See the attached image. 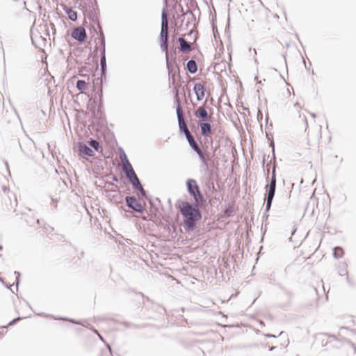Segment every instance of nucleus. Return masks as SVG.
Masks as SVG:
<instances>
[{
	"instance_id": "4",
	"label": "nucleus",
	"mask_w": 356,
	"mask_h": 356,
	"mask_svg": "<svg viewBox=\"0 0 356 356\" xmlns=\"http://www.w3.org/2000/svg\"><path fill=\"white\" fill-rule=\"evenodd\" d=\"M122 162L125 178H138L124 151H122Z\"/></svg>"
},
{
	"instance_id": "24",
	"label": "nucleus",
	"mask_w": 356,
	"mask_h": 356,
	"mask_svg": "<svg viewBox=\"0 0 356 356\" xmlns=\"http://www.w3.org/2000/svg\"><path fill=\"white\" fill-rule=\"evenodd\" d=\"M91 8L95 14H96V10H98V6L96 0H94V2L91 3Z\"/></svg>"
},
{
	"instance_id": "18",
	"label": "nucleus",
	"mask_w": 356,
	"mask_h": 356,
	"mask_svg": "<svg viewBox=\"0 0 356 356\" xmlns=\"http://www.w3.org/2000/svg\"><path fill=\"white\" fill-rule=\"evenodd\" d=\"M63 10L67 15L69 19H70L72 22H76L77 20V13L76 11H74L73 10L67 6H65L63 8Z\"/></svg>"
},
{
	"instance_id": "10",
	"label": "nucleus",
	"mask_w": 356,
	"mask_h": 356,
	"mask_svg": "<svg viewBox=\"0 0 356 356\" xmlns=\"http://www.w3.org/2000/svg\"><path fill=\"white\" fill-rule=\"evenodd\" d=\"M212 120H199L197 122V125L200 127L201 130V134L203 136H207L212 132V125H211Z\"/></svg>"
},
{
	"instance_id": "16",
	"label": "nucleus",
	"mask_w": 356,
	"mask_h": 356,
	"mask_svg": "<svg viewBox=\"0 0 356 356\" xmlns=\"http://www.w3.org/2000/svg\"><path fill=\"white\" fill-rule=\"evenodd\" d=\"M197 64L196 61L193 59L189 60L186 63V70L191 74H195L197 71Z\"/></svg>"
},
{
	"instance_id": "41",
	"label": "nucleus",
	"mask_w": 356,
	"mask_h": 356,
	"mask_svg": "<svg viewBox=\"0 0 356 356\" xmlns=\"http://www.w3.org/2000/svg\"><path fill=\"white\" fill-rule=\"evenodd\" d=\"M254 62H255L256 63H257V58H255V59H254Z\"/></svg>"
},
{
	"instance_id": "22",
	"label": "nucleus",
	"mask_w": 356,
	"mask_h": 356,
	"mask_svg": "<svg viewBox=\"0 0 356 356\" xmlns=\"http://www.w3.org/2000/svg\"><path fill=\"white\" fill-rule=\"evenodd\" d=\"M334 256L336 258H340L343 254V250L340 247H337L334 249Z\"/></svg>"
},
{
	"instance_id": "3",
	"label": "nucleus",
	"mask_w": 356,
	"mask_h": 356,
	"mask_svg": "<svg viewBox=\"0 0 356 356\" xmlns=\"http://www.w3.org/2000/svg\"><path fill=\"white\" fill-rule=\"evenodd\" d=\"M179 208L182 215L185 217L187 224L189 227H193L194 222L198 220L201 218L200 213L197 206L193 207L188 202H181Z\"/></svg>"
},
{
	"instance_id": "27",
	"label": "nucleus",
	"mask_w": 356,
	"mask_h": 356,
	"mask_svg": "<svg viewBox=\"0 0 356 356\" xmlns=\"http://www.w3.org/2000/svg\"><path fill=\"white\" fill-rule=\"evenodd\" d=\"M270 178H272V179L275 178V165H273V167L272 175H271Z\"/></svg>"
},
{
	"instance_id": "36",
	"label": "nucleus",
	"mask_w": 356,
	"mask_h": 356,
	"mask_svg": "<svg viewBox=\"0 0 356 356\" xmlns=\"http://www.w3.org/2000/svg\"><path fill=\"white\" fill-rule=\"evenodd\" d=\"M295 106H299V104L297 102L294 104Z\"/></svg>"
},
{
	"instance_id": "25",
	"label": "nucleus",
	"mask_w": 356,
	"mask_h": 356,
	"mask_svg": "<svg viewBox=\"0 0 356 356\" xmlns=\"http://www.w3.org/2000/svg\"><path fill=\"white\" fill-rule=\"evenodd\" d=\"M98 95L99 97V100H100V103L102 102V96H103V92H102V88H101L99 91H98Z\"/></svg>"
},
{
	"instance_id": "19",
	"label": "nucleus",
	"mask_w": 356,
	"mask_h": 356,
	"mask_svg": "<svg viewBox=\"0 0 356 356\" xmlns=\"http://www.w3.org/2000/svg\"><path fill=\"white\" fill-rule=\"evenodd\" d=\"M88 146L97 152H99V150L102 149V147L100 146L99 143L93 138L90 139Z\"/></svg>"
},
{
	"instance_id": "39",
	"label": "nucleus",
	"mask_w": 356,
	"mask_h": 356,
	"mask_svg": "<svg viewBox=\"0 0 356 356\" xmlns=\"http://www.w3.org/2000/svg\"><path fill=\"white\" fill-rule=\"evenodd\" d=\"M188 12L191 15H193V13H192V12H191V10H188Z\"/></svg>"
},
{
	"instance_id": "14",
	"label": "nucleus",
	"mask_w": 356,
	"mask_h": 356,
	"mask_svg": "<svg viewBox=\"0 0 356 356\" xmlns=\"http://www.w3.org/2000/svg\"><path fill=\"white\" fill-rule=\"evenodd\" d=\"M171 58H172V57H165L166 67H167L168 72L170 83H172V85H175V81H176V79H175L176 72L174 71L173 65L170 60Z\"/></svg>"
},
{
	"instance_id": "34",
	"label": "nucleus",
	"mask_w": 356,
	"mask_h": 356,
	"mask_svg": "<svg viewBox=\"0 0 356 356\" xmlns=\"http://www.w3.org/2000/svg\"><path fill=\"white\" fill-rule=\"evenodd\" d=\"M311 116L314 118H316V114L312 113H311Z\"/></svg>"
},
{
	"instance_id": "32",
	"label": "nucleus",
	"mask_w": 356,
	"mask_h": 356,
	"mask_svg": "<svg viewBox=\"0 0 356 356\" xmlns=\"http://www.w3.org/2000/svg\"><path fill=\"white\" fill-rule=\"evenodd\" d=\"M50 169H51V170L54 171L55 173H57V170L54 168L50 167Z\"/></svg>"
},
{
	"instance_id": "1",
	"label": "nucleus",
	"mask_w": 356,
	"mask_h": 356,
	"mask_svg": "<svg viewBox=\"0 0 356 356\" xmlns=\"http://www.w3.org/2000/svg\"><path fill=\"white\" fill-rule=\"evenodd\" d=\"M168 20L167 18L165 8H163L161 13V28L160 32L161 49L165 52V57L174 56V53L168 51Z\"/></svg>"
},
{
	"instance_id": "29",
	"label": "nucleus",
	"mask_w": 356,
	"mask_h": 356,
	"mask_svg": "<svg viewBox=\"0 0 356 356\" xmlns=\"http://www.w3.org/2000/svg\"><path fill=\"white\" fill-rule=\"evenodd\" d=\"M5 165H6V168H7V170H8V175H9V176H10V172L9 171V169H8V163H7V162H6V163H5Z\"/></svg>"
},
{
	"instance_id": "33",
	"label": "nucleus",
	"mask_w": 356,
	"mask_h": 356,
	"mask_svg": "<svg viewBox=\"0 0 356 356\" xmlns=\"http://www.w3.org/2000/svg\"><path fill=\"white\" fill-rule=\"evenodd\" d=\"M212 28H213V34L215 35V30L216 29V27L214 25H213Z\"/></svg>"
},
{
	"instance_id": "28",
	"label": "nucleus",
	"mask_w": 356,
	"mask_h": 356,
	"mask_svg": "<svg viewBox=\"0 0 356 356\" xmlns=\"http://www.w3.org/2000/svg\"><path fill=\"white\" fill-rule=\"evenodd\" d=\"M23 5H24V8H23V9H24V10H27V11H29V10L26 8V1H23Z\"/></svg>"
},
{
	"instance_id": "20",
	"label": "nucleus",
	"mask_w": 356,
	"mask_h": 356,
	"mask_svg": "<svg viewBox=\"0 0 356 356\" xmlns=\"http://www.w3.org/2000/svg\"><path fill=\"white\" fill-rule=\"evenodd\" d=\"M187 141L189 143V145L190 147L196 152V153H198V151H199V149H200V147L199 145H197V143H196V141L195 140V138H193V136H191L189 138H188L187 139Z\"/></svg>"
},
{
	"instance_id": "6",
	"label": "nucleus",
	"mask_w": 356,
	"mask_h": 356,
	"mask_svg": "<svg viewBox=\"0 0 356 356\" xmlns=\"http://www.w3.org/2000/svg\"><path fill=\"white\" fill-rule=\"evenodd\" d=\"M188 188L191 194H192L197 203L202 201V196L199 190L198 186L195 179H189L188 183Z\"/></svg>"
},
{
	"instance_id": "2",
	"label": "nucleus",
	"mask_w": 356,
	"mask_h": 356,
	"mask_svg": "<svg viewBox=\"0 0 356 356\" xmlns=\"http://www.w3.org/2000/svg\"><path fill=\"white\" fill-rule=\"evenodd\" d=\"M89 19L93 22H97V27L99 29V40L101 47V55H100V66H101V76H106V42L104 35L102 31V28L99 23V19L93 16L90 15Z\"/></svg>"
},
{
	"instance_id": "11",
	"label": "nucleus",
	"mask_w": 356,
	"mask_h": 356,
	"mask_svg": "<svg viewBox=\"0 0 356 356\" xmlns=\"http://www.w3.org/2000/svg\"><path fill=\"white\" fill-rule=\"evenodd\" d=\"M79 154L83 158L92 157L95 155L93 150L86 144L80 143L78 146Z\"/></svg>"
},
{
	"instance_id": "17",
	"label": "nucleus",
	"mask_w": 356,
	"mask_h": 356,
	"mask_svg": "<svg viewBox=\"0 0 356 356\" xmlns=\"http://www.w3.org/2000/svg\"><path fill=\"white\" fill-rule=\"evenodd\" d=\"M197 154L199 156V158L202 161L204 165H205L208 168V161L210 159L209 154L206 152H202L200 149H199L198 153Z\"/></svg>"
},
{
	"instance_id": "8",
	"label": "nucleus",
	"mask_w": 356,
	"mask_h": 356,
	"mask_svg": "<svg viewBox=\"0 0 356 356\" xmlns=\"http://www.w3.org/2000/svg\"><path fill=\"white\" fill-rule=\"evenodd\" d=\"M276 186V179H271L270 184L266 186L268 195L266 200V210L270 208L272 200L273 199Z\"/></svg>"
},
{
	"instance_id": "7",
	"label": "nucleus",
	"mask_w": 356,
	"mask_h": 356,
	"mask_svg": "<svg viewBox=\"0 0 356 356\" xmlns=\"http://www.w3.org/2000/svg\"><path fill=\"white\" fill-rule=\"evenodd\" d=\"M71 36L80 43H83L87 39L86 29L82 26L75 28L72 31Z\"/></svg>"
},
{
	"instance_id": "40",
	"label": "nucleus",
	"mask_w": 356,
	"mask_h": 356,
	"mask_svg": "<svg viewBox=\"0 0 356 356\" xmlns=\"http://www.w3.org/2000/svg\"><path fill=\"white\" fill-rule=\"evenodd\" d=\"M31 40H32V42H33V44H34L33 38H31Z\"/></svg>"
},
{
	"instance_id": "30",
	"label": "nucleus",
	"mask_w": 356,
	"mask_h": 356,
	"mask_svg": "<svg viewBox=\"0 0 356 356\" xmlns=\"http://www.w3.org/2000/svg\"><path fill=\"white\" fill-rule=\"evenodd\" d=\"M257 118H262V113H261V112L260 111H259Z\"/></svg>"
},
{
	"instance_id": "42",
	"label": "nucleus",
	"mask_w": 356,
	"mask_h": 356,
	"mask_svg": "<svg viewBox=\"0 0 356 356\" xmlns=\"http://www.w3.org/2000/svg\"><path fill=\"white\" fill-rule=\"evenodd\" d=\"M16 320H14L12 323H10V325H12V323L15 321Z\"/></svg>"
},
{
	"instance_id": "26",
	"label": "nucleus",
	"mask_w": 356,
	"mask_h": 356,
	"mask_svg": "<svg viewBox=\"0 0 356 356\" xmlns=\"http://www.w3.org/2000/svg\"><path fill=\"white\" fill-rule=\"evenodd\" d=\"M183 134L185 135L186 136V138L187 139L188 138L192 136V134L190 132L189 129L187 130L186 132H183Z\"/></svg>"
},
{
	"instance_id": "23",
	"label": "nucleus",
	"mask_w": 356,
	"mask_h": 356,
	"mask_svg": "<svg viewBox=\"0 0 356 356\" xmlns=\"http://www.w3.org/2000/svg\"><path fill=\"white\" fill-rule=\"evenodd\" d=\"M133 181V184L134 186H136V187H138L140 191L141 192V194L143 196L145 195V191L144 189L143 188L140 183V179H131Z\"/></svg>"
},
{
	"instance_id": "38",
	"label": "nucleus",
	"mask_w": 356,
	"mask_h": 356,
	"mask_svg": "<svg viewBox=\"0 0 356 356\" xmlns=\"http://www.w3.org/2000/svg\"><path fill=\"white\" fill-rule=\"evenodd\" d=\"M305 121L306 122V124L307 125V120L306 118H305Z\"/></svg>"
},
{
	"instance_id": "31",
	"label": "nucleus",
	"mask_w": 356,
	"mask_h": 356,
	"mask_svg": "<svg viewBox=\"0 0 356 356\" xmlns=\"http://www.w3.org/2000/svg\"><path fill=\"white\" fill-rule=\"evenodd\" d=\"M257 118H262V113H261V112L260 111H259Z\"/></svg>"
},
{
	"instance_id": "5",
	"label": "nucleus",
	"mask_w": 356,
	"mask_h": 356,
	"mask_svg": "<svg viewBox=\"0 0 356 356\" xmlns=\"http://www.w3.org/2000/svg\"><path fill=\"white\" fill-rule=\"evenodd\" d=\"M175 99L178 105L176 108V113L177 117V121H178V125L179 129L181 133L186 132L187 130H188V126L186 122H185L183 116V113L181 111V108L179 105V96H178V92L175 94Z\"/></svg>"
},
{
	"instance_id": "43",
	"label": "nucleus",
	"mask_w": 356,
	"mask_h": 356,
	"mask_svg": "<svg viewBox=\"0 0 356 356\" xmlns=\"http://www.w3.org/2000/svg\"><path fill=\"white\" fill-rule=\"evenodd\" d=\"M165 3H167V0H165Z\"/></svg>"
},
{
	"instance_id": "37",
	"label": "nucleus",
	"mask_w": 356,
	"mask_h": 356,
	"mask_svg": "<svg viewBox=\"0 0 356 356\" xmlns=\"http://www.w3.org/2000/svg\"><path fill=\"white\" fill-rule=\"evenodd\" d=\"M327 337V336L326 334H323V335H322V337H323V338H325V337Z\"/></svg>"
},
{
	"instance_id": "21",
	"label": "nucleus",
	"mask_w": 356,
	"mask_h": 356,
	"mask_svg": "<svg viewBox=\"0 0 356 356\" xmlns=\"http://www.w3.org/2000/svg\"><path fill=\"white\" fill-rule=\"evenodd\" d=\"M76 87L80 92H83L86 89H87L88 85L84 80L79 79L76 81Z\"/></svg>"
},
{
	"instance_id": "15",
	"label": "nucleus",
	"mask_w": 356,
	"mask_h": 356,
	"mask_svg": "<svg viewBox=\"0 0 356 356\" xmlns=\"http://www.w3.org/2000/svg\"><path fill=\"white\" fill-rule=\"evenodd\" d=\"M178 42L179 43L180 51L186 53L191 50V44L190 42L186 41L183 38H178Z\"/></svg>"
},
{
	"instance_id": "35",
	"label": "nucleus",
	"mask_w": 356,
	"mask_h": 356,
	"mask_svg": "<svg viewBox=\"0 0 356 356\" xmlns=\"http://www.w3.org/2000/svg\"><path fill=\"white\" fill-rule=\"evenodd\" d=\"M253 51H254V55H256L257 54V51H256L255 49H253Z\"/></svg>"
},
{
	"instance_id": "9",
	"label": "nucleus",
	"mask_w": 356,
	"mask_h": 356,
	"mask_svg": "<svg viewBox=\"0 0 356 356\" xmlns=\"http://www.w3.org/2000/svg\"><path fill=\"white\" fill-rule=\"evenodd\" d=\"M194 93L196 95L197 101L200 102L203 99L206 93L205 83H196L193 88Z\"/></svg>"
},
{
	"instance_id": "12",
	"label": "nucleus",
	"mask_w": 356,
	"mask_h": 356,
	"mask_svg": "<svg viewBox=\"0 0 356 356\" xmlns=\"http://www.w3.org/2000/svg\"><path fill=\"white\" fill-rule=\"evenodd\" d=\"M194 115L195 118H200L202 121L211 120L212 117L209 115L207 107L205 105L200 106L197 109L194 111Z\"/></svg>"
},
{
	"instance_id": "13",
	"label": "nucleus",
	"mask_w": 356,
	"mask_h": 356,
	"mask_svg": "<svg viewBox=\"0 0 356 356\" xmlns=\"http://www.w3.org/2000/svg\"><path fill=\"white\" fill-rule=\"evenodd\" d=\"M126 202L130 208L133 209L136 211L143 212L144 210V207L135 197H127Z\"/></svg>"
}]
</instances>
